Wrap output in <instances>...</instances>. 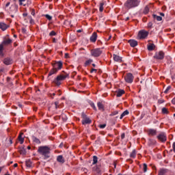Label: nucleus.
Masks as SVG:
<instances>
[{
  "label": "nucleus",
  "instance_id": "79ce46f5",
  "mask_svg": "<svg viewBox=\"0 0 175 175\" xmlns=\"http://www.w3.org/2000/svg\"><path fill=\"white\" fill-rule=\"evenodd\" d=\"M46 18H47V20H51V18H53V17H51V16L49 15V14H46L45 15Z\"/></svg>",
  "mask_w": 175,
  "mask_h": 175
},
{
  "label": "nucleus",
  "instance_id": "5701e85b",
  "mask_svg": "<svg viewBox=\"0 0 175 175\" xmlns=\"http://www.w3.org/2000/svg\"><path fill=\"white\" fill-rule=\"evenodd\" d=\"M19 152L20 154H21L22 155H25V154H27V150H25V148H24L23 147L20 148L19 149Z\"/></svg>",
  "mask_w": 175,
  "mask_h": 175
},
{
  "label": "nucleus",
  "instance_id": "412c9836",
  "mask_svg": "<svg viewBox=\"0 0 175 175\" xmlns=\"http://www.w3.org/2000/svg\"><path fill=\"white\" fill-rule=\"evenodd\" d=\"M148 134L150 135V136H155V135H157V130L150 129Z\"/></svg>",
  "mask_w": 175,
  "mask_h": 175
},
{
  "label": "nucleus",
  "instance_id": "39448f33",
  "mask_svg": "<svg viewBox=\"0 0 175 175\" xmlns=\"http://www.w3.org/2000/svg\"><path fill=\"white\" fill-rule=\"evenodd\" d=\"M148 36V31L145 30H141L138 33V38L139 39H146Z\"/></svg>",
  "mask_w": 175,
  "mask_h": 175
},
{
  "label": "nucleus",
  "instance_id": "a878e982",
  "mask_svg": "<svg viewBox=\"0 0 175 175\" xmlns=\"http://www.w3.org/2000/svg\"><path fill=\"white\" fill-rule=\"evenodd\" d=\"M154 49H155V44H151L148 46V51H152V50H154Z\"/></svg>",
  "mask_w": 175,
  "mask_h": 175
},
{
  "label": "nucleus",
  "instance_id": "09e8293b",
  "mask_svg": "<svg viewBox=\"0 0 175 175\" xmlns=\"http://www.w3.org/2000/svg\"><path fill=\"white\" fill-rule=\"evenodd\" d=\"M172 148H173L174 152H175V142L173 143Z\"/></svg>",
  "mask_w": 175,
  "mask_h": 175
},
{
  "label": "nucleus",
  "instance_id": "473e14b6",
  "mask_svg": "<svg viewBox=\"0 0 175 175\" xmlns=\"http://www.w3.org/2000/svg\"><path fill=\"white\" fill-rule=\"evenodd\" d=\"M28 18H29V20L30 24H31V25L35 24V21H33V19H32V16H28Z\"/></svg>",
  "mask_w": 175,
  "mask_h": 175
},
{
  "label": "nucleus",
  "instance_id": "58836bf2",
  "mask_svg": "<svg viewBox=\"0 0 175 175\" xmlns=\"http://www.w3.org/2000/svg\"><path fill=\"white\" fill-rule=\"evenodd\" d=\"M149 11H150V10H149L148 7L146 6V7L144 8V13L145 14H147V13H148Z\"/></svg>",
  "mask_w": 175,
  "mask_h": 175
},
{
  "label": "nucleus",
  "instance_id": "e433bc0d",
  "mask_svg": "<svg viewBox=\"0 0 175 175\" xmlns=\"http://www.w3.org/2000/svg\"><path fill=\"white\" fill-rule=\"evenodd\" d=\"M92 62V59H90L88 61L85 62V65L87 66L88 65H90Z\"/></svg>",
  "mask_w": 175,
  "mask_h": 175
},
{
  "label": "nucleus",
  "instance_id": "b1692460",
  "mask_svg": "<svg viewBox=\"0 0 175 175\" xmlns=\"http://www.w3.org/2000/svg\"><path fill=\"white\" fill-rule=\"evenodd\" d=\"M23 135H24L23 133H21L18 136V140L21 143V144H23L24 143V138L23 137Z\"/></svg>",
  "mask_w": 175,
  "mask_h": 175
},
{
  "label": "nucleus",
  "instance_id": "6e6d98bb",
  "mask_svg": "<svg viewBox=\"0 0 175 175\" xmlns=\"http://www.w3.org/2000/svg\"><path fill=\"white\" fill-rule=\"evenodd\" d=\"M93 72H96V69L92 68L91 70V73H93Z\"/></svg>",
  "mask_w": 175,
  "mask_h": 175
},
{
  "label": "nucleus",
  "instance_id": "20e7f679",
  "mask_svg": "<svg viewBox=\"0 0 175 175\" xmlns=\"http://www.w3.org/2000/svg\"><path fill=\"white\" fill-rule=\"evenodd\" d=\"M65 79H66V75H60L57 77L54 81L57 85H61V81L65 80Z\"/></svg>",
  "mask_w": 175,
  "mask_h": 175
},
{
  "label": "nucleus",
  "instance_id": "052dcab7",
  "mask_svg": "<svg viewBox=\"0 0 175 175\" xmlns=\"http://www.w3.org/2000/svg\"><path fill=\"white\" fill-rule=\"evenodd\" d=\"M31 15L32 16H35V10H33L32 12H31Z\"/></svg>",
  "mask_w": 175,
  "mask_h": 175
},
{
  "label": "nucleus",
  "instance_id": "a211bd4d",
  "mask_svg": "<svg viewBox=\"0 0 175 175\" xmlns=\"http://www.w3.org/2000/svg\"><path fill=\"white\" fill-rule=\"evenodd\" d=\"M57 72H58V68L54 67V68H53L49 74V76H52V75H55V73H57Z\"/></svg>",
  "mask_w": 175,
  "mask_h": 175
},
{
  "label": "nucleus",
  "instance_id": "7c9ffc66",
  "mask_svg": "<svg viewBox=\"0 0 175 175\" xmlns=\"http://www.w3.org/2000/svg\"><path fill=\"white\" fill-rule=\"evenodd\" d=\"M104 5H105V3L102 2L100 3V7H99L100 12H103V6Z\"/></svg>",
  "mask_w": 175,
  "mask_h": 175
},
{
  "label": "nucleus",
  "instance_id": "2f4dec72",
  "mask_svg": "<svg viewBox=\"0 0 175 175\" xmlns=\"http://www.w3.org/2000/svg\"><path fill=\"white\" fill-rule=\"evenodd\" d=\"M62 119L63 121H66L68 120V116H66V114L63 113L62 114Z\"/></svg>",
  "mask_w": 175,
  "mask_h": 175
},
{
  "label": "nucleus",
  "instance_id": "4c0bfd02",
  "mask_svg": "<svg viewBox=\"0 0 175 175\" xmlns=\"http://www.w3.org/2000/svg\"><path fill=\"white\" fill-rule=\"evenodd\" d=\"M165 173H166V170H161L159 173V175H164Z\"/></svg>",
  "mask_w": 175,
  "mask_h": 175
},
{
  "label": "nucleus",
  "instance_id": "9b49d317",
  "mask_svg": "<svg viewBox=\"0 0 175 175\" xmlns=\"http://www.w3.org/2000/svg\"><path fill=\"white\" fill-rule=\"evenodd\" d=\"M9 28V26L6 25L5 23H0V29H2V31H6Z\"/></svg>",
  "mask_w": 175,
  "mask_h": 175
},
{
  "label": "nucleus",
  "instance_id": "2eb2a0df",
  "mask_svg": "<svg viewBox=\"0 0 175 175\" xmlns=\"http://www.w3.org/2000/svg\"><path fill=\"white\" fill-rule=\"evenodd\" d=\"M113 59L116 62H122V58L117 55H113Z\"/></svg>",
  "mask_w": 175,
  "mask_h": 175
},
{
  "label": "nucleus",
  "instance_id": "5fc2aeb1",
  "mask_svg": "<svg viewBox=\"0 0 175 175\" xmlns=\"http://www.w3.org/2000/svg\"><path fill=\"white\" fill-rule=\"evenodd\" d=\"M172 103H173V105H175V98H174L172 100Z\"/></svg>",
  "mask_w": 175,
  "mask_h": 175
},
{
  "label": "nucleus",
  "instance_id": "f704fd0d",
  "mask_svg": "<svg viewBox=\"0 0 175 175\" xmlns=\"http://www.w3.org/2000/svg\"><path fill=\"white\" fill-rule=\"evenodd\" d=\"M154 18L157 19V21H162V18L159 16L154 15Z\"/></svg>",
  "mask_w": 175,
  "mask_h": 175
},
{
  "label": "nucleus",
  "instance_id": "8fccbe9b",
  "mask_svg": "<svg viewBox=\"0 0 175 175\" xmlns=\"http://www.w3.org/2000/svg\"><path fill=\"white\" fill-rule=\"evenodd\" d=\"M83 171L84 173H88V170H87V168H83Z\"/></svg>",
  "mask_w": 175,
  "mask_h": 175
},
{
  "label": "nucleus",
  "instance_id": "c756f323",
  "mask_svg": "<svg viewBox=\"0 0 175 175\" xmlns=\"http://www.w3.org/2000/svg\"><path fill=\"white\" fill-rule=\"evenodd\" d=\"M131 158H135L136 157V150H133L130 154Z\"/></svg>",
  "mask_w": 175,
  "mask_h": 175
},
{
  "label": "nucleus",
  "instance_id": "69168bd1",
  "mask_svg": "<svg viewBox=\"0 0 175 175\" xmlns=\"http://www.w3.org/2000/svg\"><path fill=\"white\" fill-rule=\"evenodd\" d=\"M160 16H162L163 17L165 16V14L163 13H160Z\"/></svg>",
  "mask_w": 175,
  "mask_h": 175
},
{
  "label": "nucleus",
  "instance_id": "393cba45",
  "mask_svg": "<svg viewBox=\"0 0 175 175\" xmlns=\"http://www.w3.org/2000/svg\"><path fill=\"white\" fill-rule=\"evenodd\" d=\"M128 114H129V111H128V110L124 111L120 116V120H122V118H124L125 116H128Z\"/></svg>",
  "mask_w": 175,
  "mask_h": 175
},
{
  "label": "nucleus",
  "instance_id": "c03bdc74",
  "mask_svg": "<svg viewBox=\"0 0 175 175\" xmlns=\"http://www.w3.org/2000/svg\"><path fill=\"white\" fill-rule=\"evenodd\" d=\"M99 128H100L101 129H103L104 128H106V124H100Z\"/></svg>",
  "mask_w": 175,
  "mask_h": 175
},
{
  "label": "nucleus",
  "instance_id": "774afa93",
  "mask_svg": "<svg viewBox=\"0 0 175 175\" xmlns=\"http://www.w3.org/2000/svg\"><path fill=\"white\" fill-rule=\"evenodd\" d=\"M28 150H31V146H27Z\"/></svg>",
  "mask_w": 175,
  "mask_h": 175
},
{
  "label": "nucleus",
  "instance_id": "4468645a",
  "mask_svg": "<svg viewBox=\"0 0 175 175\" xmlns=\"http://www.w3.org/2000/svg\"><path fill=\"white\" fill-rule=\"evenodd\" d=\"M129 43L131 47H136L137 46V41L135 40H129Z\"/></svg>",
  "mask_w": 175,
  "mask_h": 175
},
{
  "label": "nucleus",
  "instance_id": "de8ad7c7",
  "mask_svg": "<svg viewBox=\"0 0 175 175\" xmlns=\"http://www.w3.org/2000/svg\"><path fill=\"white\" fill-rule=\"evenodd\" d=\"M3 45H5L4 44H0V51H2V50H3Z\"/></svg>",
  "mask_w": 175,
  "mask_h": 175
},
{
  "label": "nucleus",
  "instance_id": "864d4df0",
  "mask_svg": "<svg viewBox=\"0 0 175 175\" xmlns=\"http://www.w3.org/2000/svg\"><path fill=\"white\" fill-rule=\"evenodd\" d=\"M65 58H69V53H65Z\"/></svg>",
  "mask_w": 175,
  "mask_h": 175
},
{
  "label": "nucleus",
  "instance_id": "6e6552de",
  "mask_svg": "<svg viewBox=\"0 0 175 175\" xmlns=\"http://www.w3.org/2000/svg\"><path fill=\"white\" fill-rule=\"evenodd\" d=\"M126 83H131L133 82V75L131 73H128L124 77Z\"/></svg>",
  "mask_w": 175,
  "mask_h": 175
},
{
  "label": "nucleus",
  "instance_id": "f8f14e48",
  "mask_svg": "<svg viewBox=\"0 0 175 175\" xmlns=\"http://www.w3.org/2000/svg\"><path fill=\"white\" fill-rule=\"evenodd\" d=\"M98 38V34L96 32H94L90 37V42H96V39Z\"/></svg>",
  "mask_w": 175,
  "mask_h": 175
},
{
  "label": "nucleus",
  "instance_id": "e2e57ef3",
  "mask_svg": "<svg viewBox=\"0 0 175 175\" xmlns=\"http://www.w3.org/2000/svg\"><path fill=\"white\" fill-rule=\"evenodd\" d=\"M17 166H18L17 163L14 164V167H17Z\"/></svg>",
  "mask_w": 175,
  "mask_h": 175
},
{
  "label": "nucleus",
  "instance_id": "f257e3e1",
  "mask_svg": "<svg viewBox=\"0 0 175 175\" xmlns=\"http://www.w3.org/2000/svg\"><path fill=\"white\" fill-rule=\"evenodd\" d=\"M38 152L42 155H44L45 158H49V154H50V148L47 146H40L38 148Z\"/></svg>",
  "mask_w": 175,
  "mask_h": 175
},
{
  "label": "nucleus",
  "instance_id": "bb28decb",
  "mask_svg": "<svg viewBox=\"0 0 175 175\" xmlns=\"http://www.w3.org/2000/svg\"><path fill=\"white\" fill-rule=\"evenodd\" d=\"M2 43H3V44H4V45L10 44V43H12V40H11V39L5 40L3 41Z\"/></svg>",
  "mask_w": 175,
  "mask_h": 175
},
{
  "label": "nucleus",
  "instance_id": "ddd939ff",
  "mask_svg": "<svg viewBox=\"0 0 175 175\" xmlns=\"http://www.w3.org/2000/svg\"><path fill=\"white\" fill-rule=\"evenodd\" d=\"M124 94H125V91H124V90L120 89L118 91H116V96L118 98L122 96V95H124Z\"/></svg>",
  "mask_w": 175,
  "mask_h": 175
},
{
  "label": "nucleus",
  "instance_id": "680f3d73",
  "mask_svg": "<svg viewBox=\"0 0 175 175\" xmlns=\"http://www.w3.org/2000/svg\"><path fill=\"white\" fill-rule=\"evenodd\" d=\"M92 107H93V109H94V110H96V107H95V105H92Z\"/></svg>",
  "mask_w": 175,
  "mask_h": 175
},
{
  "label": "nucleus",
  "instance_id": "a18cd8bd",
  "mask_svg": "<svg viewBox=\"0 0 175 175\" xmlns=\"http://www.w3.org/2000/svg\"><path fill=\"white\" fill-rule=\"evenodd\" d=\"M165 103V100H163V99H159V100H158V103H159L160 105L161 104V103Z\"/></svg>",
  "mask_w": 175,
  "mask_h": 175
},
{
  "label": "nucleus",
  "instance_id": "72a5a7b5",
  "mask_svg": "<svg viewBox=\"0 0 175 175\" xmlns=\"http://www.w3.org/2000/svg\"><path fill=\"white\" fill-rule=\"evenodd\" d=\"M162 113L163 114H167L169 113V111L165 107H163L162 109Z\"/></svg>",
  "mask_w": 175,
  "mask_h": 175
},
{
  "label": "nucleus",
  "instance_id": "338daca9",
  "mask_svg": "<svg viewBox=\"0 0 175 175\" xmlns=\"http://www.w3.org/2000/svg\"><path fill=\"white\" fill-rule=\"evenodd\" d=\"M128 20H129V17H126L125 21H128Z\"/></svg>",
  "mask_w": 175,
  "mask_h": 175
},
{
  "label": "nucleus",
  "instance_id": "c9c22d12",
  "mask_svg": "<svg viewBox=\"0 0 175 175\" xmlns=\"http://www.w3.org/2000/svg\"><path fill=\"white\" fill-rule=\"evenodd\" d=\"M170 90H172V86H168L166 90L164 91V94H167V92H169V91H170Z\"/></svg>",
  "mask_w": 175,
  "mask_h": 175
},
{
  "label": "nucleus",
  "instance_id": "603ef678",
  "mask_svg": "<svg viewBox=\"0 0 175 175\" xmlns=\"http://www.w3.org/2000/svg\"><path fill=\"white\" fill-rule=\"evenodd\" d=\"M121 139H125V133L121 135Z\"/></svg>",
  "mask_w": 175,
  "mask_h": 175
},
{
  "label": "nucleus",
  "instance_id": "4be33fe9",
  "mask_svg": "<svg viewBox=\"0 0 175 175\" xmlns=\"http://www.w3.org/2000/svg\"><path fill=\"white\" fill-rule=\"evenodd\" d=\"M32 140L34 143H36V144H40V140L38 138H37L36 137L33 136Z\"/></svg>",
  "mask_w": 175,
  "mask_h": 175
},
{
  "label": "nucleus",
  "instance_id": "c85d7f7f",
  "mask_svg": "<svg viewBox=\"0 0 175 175\" xmlns=\"http://www.w3.org/2000/svg\"><path fill=\"white\" fill-rule=\"evenodd\" d=\"M96 163H98V157L94 156L92 165H96Z\"/></svg>",
  "mask_w": 175,
  "mask_h": 175
},
{
  "label": "nucleus",
  "instance_id": "13d9d810",
  "mask_svg": "<svg viewBox=\"0 0 175 175\" xmlns=\"http://www.w3.org/2000/svg\"><path fill=\"white\" fill-rule=\"evenodd\" d=\"M96 172L97 173H99V172H100V170L98 167H96Z\"/></svg>",
  "mask_w": 175,
  "mask_h": 175
},
{
  "label": "nucleus",
  "instance_id": "4d7b16f0",
  "mask_svg": "<svg viewBox=\"0 0 175 175\" xmlns=\"http://www.w3.org/2000/svg\"><path fill=\"white\" fill-rule=\"evenodd\" d=\"M0 55L1 57H3V52L2 51H0Z\"/></svg>",
  "mask_w": 175,
  "mask_h": 175
},
{
  "label": "nucleus",
  "instance_id": "9d476101",
  "mask_svg": "<svg viewBox=\"0 0 175 175\" xmlns=\"http://www.w3.org/2000/svg\"><path fill=\"white\" fill-rule=\"evenodd\" d=\"M91 122L92 121L89 118H85V116H83V119L82 120L83 125H87V124H90Z\"/></svg>",
  "mask_w": 175,
  "mask_h": 175
},
{
  "label": "nucleus",
  "instance_id": "49530a36",
  "mask_svg": "<svg viewBox=\"0 0 175 175\" xmlns=\"http://www.w3.org/2000/svg\"><path fill=\"white\" fill-rule=\"evenodd\" d=\"M116 114H118V111H114L111 116H116Z\"/></svg>",
  "mask_w": 175,
  "mask_h": 175
},
{
  "label": "nucleus",
  "instance_id": "aec40b11",
  "mask_svg": "<svg viewBox=\"0 0 175 175\" xmlns=\"http://www.w3.org/2000/svg\"><path fill=\"white\" fill-rule=\"evenodd\" d=\"M97 106L98 107V109L100 110V111H105V107H103V104L102 103H98Z\"/></svg>",
  "mask_w": 175,
  "mask_h": 175
},
{
  "label": "nucleus",
  "instance_id": "6ab92c4d",
  "mask_svg": "<svg viewBox=\"0 0 175 175\" xmlns=\"http://www.w3.org/2000/svg\"><path fill=\"white\" fill-rule=\"evenodd\" d=\"M57 162H59L60 163H64L65 162V160L64 159V157L62 155H59L57 158Z\"/></svg>",
  "mask_w": 175,
  "mask_h": 175
},
{
  "label": "nucleus",
  "instance_id": "0e129e2a",
  "mask_svg": "<svg viewBox=\"0 0 175 175\" xmlns=\"http://www.w3.org/2000/svg\"><path fill=\"white\" fill-rule=\"evenodd\" d=\"M55 108L57 109V106H58V103H55Z\"/></svg>",
  "mask_w": 175,
  "mask_h": 175
},
{
  "label": "nucleus",
  "instance_id": "dca6fc26",
  "mask_svg": "<svg viewBox=\"0 0 175 175\" xmlns=\"http://www.w3.org/2000/svg\"><path fill=\"white\" fill-rule=\"evenodd\" d=\"M12 59L9 57H7L3 60V64H5V65H10L12 64Z\"/></svg>",
  "mask_w": 175,
  "mask_h": 175
},
{
  "label": "nucleus",
  "instance_id": "0eeeda50",
  "mask_svg": "<svg viewBox=\"0 0 175 175\" xmlns=\"http://www.w3.org/2000/svg\"><path fill=\"white\" fill-rule=\"evenodd\" d=\"M91 54L93 57H99L102 54L100 49H96L91 51Z\"/></svg>",
  "mask_w": 175,
  "mask_h": 175
},
{
  "label": "nucleus",
  "instance_id": "7ed1b4c3",
  "mask_svg": "<svg viewBox=\"0 0 175 175\" xmlns=\"http://www.w3.org/2000/svg\"><path fill=\"white\" fill-rule=\"evenodd\" d=\"M9 6H10V2H8L6 4H5V10H7V12H12V13H16V12H17V8H18V6L16 4H12L10 8Z\"/></svg>",
  "mask_w": 175,
  "mask_h": 175
},
{
  "label": "nucleus",
  "instance_id": "ea45409f",
  "mask_svg": "<svg viewBox=\"0 0 175 175\" xmlns=\"http://www.w3.org/2000/svg\"><path fill=\"white\" fill-rule=\"evenodd\" d=\"M144 173H146V172H147V164L144 163Z\"/></svg>",
  "mask_w": 175,
  "mask_h": 175
},
{
  "label": "nucleus",
  "instance_id": "423d86ee",
  "mask_svg": "<svg viewBox=\"0 0 175 175\" xmlns=\"http://www.w3.org/2000/svg\"><path fill=\"white\" fill-rule=\"evenodd\" d=\"M156 59H163L165 58V53L163 51L157 52L154 56Z\"/></svg>",
  "mask_w": 175,
  "mask_h": 175
},
{
  "label": "nucleus",
  "instance_id": "f3484780",
  "mask_svg": "<svg viewBox=\"0 0 175 175\" xmlns=\"http://www.w3.org/2000/svg\"><path fill=\"white\" fill-rule=\"evenodd\" d=\"M54 68H56L57 69V70H59V69L62 68V62H59L56 63L54 66Z\"/></svg>",
  "mask_w": 175,
  "mask_h": 175
},
{
  "label": "nucleus",
  "instance_id": "bf43d9fd",
  "mask_svg": "<svg viewBox=\"0 0 175 175\" xmlns=\"http://www.w3.org/2000/svg\"><path fill=\"white\" fill-rule=\"evenodd\" d=\"M23 16L24 17H27V16H28V14L24 13V14H23Z\"/></svg>",
  "mask_w": 175,
  "mask_h": 175
},
{
  "label": "nucleus",
  "instance_id": "a19ab883",
  "mask_svg": "<svg viewBox=\"0 0 175 175\" xmlns=\"http://www.w3.org/2000/svg\"><path fill=\"white\" fill-rule=\"evenodd\" d=\"M152 25H153L152 22H149L148 23V28H152Z\"/></svg>",
  "mask_w": 175,
  "mask_h": 175
},
{
  "label": "nucleus",
  "instance_id": "1a4fd4ad",
  "mask_svg": "<svg viewBox=\"0 0 175 175\" xmlns=\"http://www.w3.org/2000/svg\"><path fill=\"white\" fill-rule=\"evenodd\" d=\"M157 138L160 142H165L166 140V134L164 133H161L160 135H158Z\"/></svg>",
  "mask_w": 175,
  "mask_h": 175
},
{
  "label": "nucleus",
  "instance_id": "37998d69",
  "mask_svg": "<svg viewBox=\"0 0 175 175\" xmlns=\"http://www.w3.org/2000/svg\"><path fill=\"white\" fill-rule=\"evenodd\" d=\"M49 35H50V36H55L56 33H55V31H51V33H49Z\"/></svg>",
  "mask_w": 175,
  "mask_h": 175
},
{
  "label": "nucleus",
  "instance_id": "3c124183",
  "mask_svg": "<svg viewBox=\"0 0 175 175\" xmlns=\"http://www.w3.org/2000/svg\"><path fill=\"white\" fill-rule=\"evenodd\" d=\"M20 5H23V2H25V0H19Z\"/></svg>",
  "mask_w": 175,
  "mask_h": 175
},
{
  "label": "nucleus",
  "instance_id": "f03ea898",
  "mask_svg": "<svg viewBox=\"0 0 175 175\" xmlns=\"http://www.w3.org/2000/svg\"><path fill=\"white\" fill-rule=\"evenodd\" d=\"M139 1L138 0H127L124 5L128 9H132V8L139 6Z\"/></svg>",
  "mask_w": 175,
  "mask_h": 175
},
{
  "label": "nucleus",
  "instance_id": "cd10ccee",
  "mask_svg": "<svg viewBox=\"0 0 175 175\" xmlns=\"http://www.w3.org/2000/svg\"><path fill=\"white\" fill-rule=\"evenodd\" d=\"M26 166L27 167H32V161H31V160H27L26 161Z\"/></svg>",
  "mask_w": 175,
  "mask_h": 175
}]
</instances>
